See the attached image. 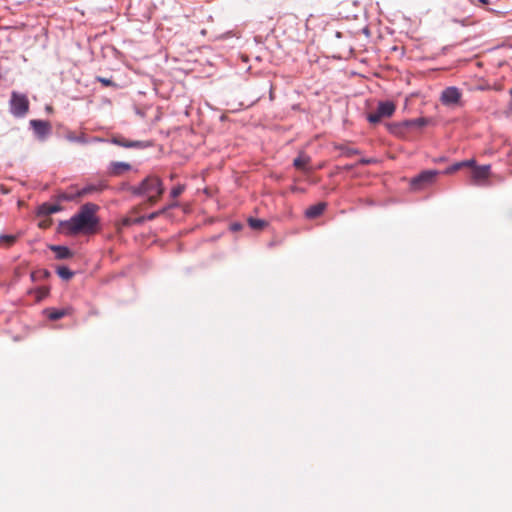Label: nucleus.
I'll return each mask as SVG.
<instances>
[{
	"label": "nucleus",
	"instance_id": "nucleus-22",
	"mask_svg": "<svg viewBox=\"0 0 512 512\" xmlns=\"http://www.w3.org/2000/svg\"><path fill=\"white\" fill-rule=\"evenodd\" d=\"M96 80L98 82H100L102 85L104 86H113V87H117V84L114 83L111 79H108V78H105V77H101V76H97L96 77Z\"/></svg>",
	"mask_w": 512,
	"mask_h": 512
},
{
	"label": "nucleus",
	"instance_id": "nucleus-16",
	"mask_svg": "<svg viewBox=\"0 0 512 512\" xmlns=\"http://www.w3.org/2000/svg\"><path fill=\"white\" fill-rule=\"evenodd\" d=\"M247 222H248V225L253 230H257V231H261L268 226L267 221L262 220V219L252 218V217L248 218Z\"/></svg>",
	"mask_w": 512,
	"mask_h": 512
},
{
	"label": "nucleus",
	"instance_id": "nucleus-4",
	"mask_svg": "<svg viewBox=\"0 0 512 512\" xmlns=\"http://www.w3.org/2000/svg\"><path fill=\"white\" fill-rule=\"evenodd\" d=\"M429 120L424 117L404 120L388 125L389 131L398 137H407L410 132L419 131L428 124Z\"/></svg>",
	"mask_w": 512,
	"mask_h": 512
},
{
	"label": "nucleus",
	"instance_id": "nucleus-25",
	"mask_svg": "<svg viewBox=\"0 0 512 512\" xmlns=\"http://www.w3.org/2000/svg\"><path fill=\"white\" fill-rule=\"evenodd\" d=\"M58 211V207L56 206H48L47 207V213H54V212H57Z\"/></svg>",
	"mask_w": 512,
	"mask_h": 512
},
{
	"label": "nucleus",
	"instance_id": "nucleus-26",
	"mask_svg": "<svg viewBox=\"0 0 512 512\" xmlns=\"http://www.w3.org/2000/svg\"><path fill=\"white\" fill-rule=\"evenodd\" d=\"M480 4H482L484 7L488 6L491 1L490 0H478Z\"/></svg>",
	"mask_w": 512,
	"mask_h": 512
},
{
	"label": "nucleus",
	"instance_id": "nucleus-3",
	"mask_svg": "<svg viewBox=\"0 0 512 512\" xmlns=\"http://www.w3.org/2000/svg\"><path fill=\"white\" fill-rule=\"evenodd\" d=\"M128 191L134 195H145L148 203L154 205L164 192L163 184L159 177L151 175L146 177L138 186H130Z\"/></svg>",
	"mask_w": 512,
	"mask_h": 512
},
{
	"label": "nucleus",
	"instance_id": "nucleus-1",
	"mask_svg": "<svg viewBox=\"0 0 512 512\" xmlns=\"http://www.w3.org/2000/svg\"><path fill=\"white\" fill-rule=\"evenodd\" d=\"M467 167L469 169V173L471 175L472 180L479 184L484 181L490 173V165H476V162H456L451 165L444 171L438 170H426L420 173L417 177L413 178L411 181V187L414 190H421L428 185L432 184L436 176L440 173L452 174L455 173L462 168Z\"/></svg>",
	"mask_w": 512,
	"mask_h": 512
},
{
	"label": "nucleus",
	"instance_id": "nucleus-15",
	"mask_svg": "<svg viewBox=\"0 0 512 512\" xmlns=\"http://www.w3.org/2000/svg\"><path fill=\"white\" fill-rule=\"evenodd\" d=\"M50 249L55 253L57 259H68L71 258L73 253L66 246H56L53 245Z\"/></svg>",
	"mask_w": 512,
	"mask_h": 512
},
{
	"label": "nucleus",
	"instance_id": "nucleus-13",
	"mask_svg": "<svg viewBox=\"0 0 512 512\" xmlns=\"http://www.w3.org/2000/svg\"><path fill=\"white\" fill-rule=\"evenodd\" d=\"M132 167L129 163H126V162H114L110 169H109V172L111 175L113 176H121L123 175L125 172L131 170Z\"/></svg>",
	"mask_w": 512,
	"mask_h": 512
},
{
	"label": "nucleus",
	"instance_id": "nucleus-27",
	"mask_svg": "<svg viewBox=\"0 0 512 512\" xmlns=\"http://www.w3.org/2000/svg\"><path fill=\"white\" fill-rule=\"evenodd\" d=\"M241 228V225L240 224H233L232 225V229L233 230H239Z\"/></svg>",
	"mask_w": 512,
	"mask_h": 512
},
{
	"label": "nucleus",
	"instance_id": "nucleus-2",
	"mask_svg": "<svg viewBox=\"0 0 512 512\" xmlns=\"http://www.w3.org/2000/svg\"><path fill=\"white\" fill-rule=\"evenodd\" d=\"M99 206L86 203L68 221L62 222V231L67 235L94 234L99 230V218L96 213Z\"/></svg>",
	"mask_w": 512,
	"mask_h": 512
},
{
	"label": "nucleus",
	"instance_id": "nucleus-23",
	"mask_svg": "<svg viewBox=\"0 0 512 512\" xmlns=\"http://www.w3.org/2000/svg\"><path fill=\"white\" fill-rule=\"evenodd\" d=\"M70 141L72 142H77V143H86V139H85V135L84 134H81V135H68L67 137Z\"/></svg>",
	"mask_w": 512,
	"mask_h": 512
},
{
	"label": "nucleus",
	"instance_id": "nucleus-20",
	"mask_svg": "<svg viewBox=\"0 0 512 512\" xmlns=\"http://www.w3.org/2000/svg\"><path fill=\"white\" fill-rule=\"evenodd\" d=\"M341 153L339 154L340 157H351L354 154H356V150L349 148L348 146H343L340 148Z\"/></svg>",
	"mask_w": 512,
	"mask_h": 512
},
{
	"label": "nucleus",
	"instance_id": "nucleus-30",
	"mask_svg": "<svg viewBox=\"0 0 512 512\" xmlns=\"http://www.w3.org/2000/svg\"><path fill=\"white\" fill-rule=\"evenodd\" d=\"M294 160L298 161V160H303V159L301 158V156H297Z\"/></svg>",
	"mask_w": 512,
	"mask_h": 512
},
{
	"label": "nucleus",
	"instance_id": "nucleus-5",
	"mask_svg": "<svg viewBox=\"0 0 512 512\" xmlns=\"http://www.w3.org/2000/svg\"><path fill=\"white\" fill-rule=\"evenodd\" d=\"M29 110V100L25 94L13 91L9 101V111L17 118H23Z\"/></svg>",
	"mask_w": 512,
	"mask_h": 512
},
{
	"label": "nucleus",
	"instance_id": "nucleus-17",
	"mask_svg": "<svg viewBox=\"0 0 512 512\" xmlns=\"http://www.w3.org/2000/svg\"><path fill=\"white\" fill-rule=\"evenodd\" d=\"M176 206H177V203H176V202H174V203L169 204L167 207H164V208H163V209H161V210H158V211L152 212V213H150L149 215L144 216V217H145V221H146V220H149V221L154 220V219H155V218H157L158 216H160V215H162L163 213H165L168 209L173 208V207H176Z\"/></svg>",
	"mask_w": 512,
	"mask_h": 512
},
{
	"label": "nucleus",
	"instance_id": "nucleus-21",
	"mask_svg": "<svg viewBox=\"0 0 512 512\" xmlns=\"http://www.w3.org/2000/svg\"><path fill=\"white\" fill-rule=\"evenodd\" d=\"M185 189V186L184 185H177L175 187L172 188L171 192H170V196L172 198H177L179 195L182 194V192L184 191Z\"/></svg>",
	"mask_w": 512,
	"mask_h": 512
},
{
	"label": "nucleus",
	"instance_id": "nucleus-28",
	"mask_svg": "<svg viewBox=\"0 0 512 512\" xmlns=\"http://www.w3.org/2000/svg\"><path fill=\"white\" fill-rule=\"evenodd\" d=\"M434 160H440V161H443V160H446V158H444V157H438V158H435Z\"/></svg>",
	"mask_w": 512,
	"mask_h": 512
},
{
	"label": "nucleus",
	"instance_id": "nucleus-32",
	"mask_svg": "<svg viewBox=\"0 0 512 512\" xmlns=\"http://www.w3.org/2000/svg\"><path fill=\"white\" fill-rule=\"evenodd\" d=\"M360 160H361V161H364V160H366V159H365V158H361Z\"/></svg>",
	"mask_w": 512,
	"mask_h": 512
},
{
	"label": "nucleus",
	"instance_id": "nucleus-7",
	"mask_svg": "<svg viewBox=\"0 0 512 512\" xmlns=\"http://www.w3.org/2000/svg\"><path fill=\"white\" fill-rule=\"evenodd\" d=\"M461 90L456 86L446 87L440 95V101L444 106L452 107L460 103Z\"/></svg>",
	"mask_w": 512,
	"mask_h": 512
},
{
	"label": "nucleus",
	"instance_id": "nucleus-29",
	"mask_svg": "<svg viewBox=\"0 0 512 512\" xmlns=\"http://www.w3.org/2000/svg\"><path fill=\"white\" fill-rule=\"evenodd\" d=\"M509 109L512 111V98H511V101L509 103Z\"/></svg>",
	"mask_w": 512,
	"mask_h": 512
},
{
	"label": "nucleus",
	"instance_id": "nucleus-6",
	"mask_svg": "<svg viewBox=\"0 0 512 512\" xmlns=\"http://www.w3.org/2000/svg\"><path fill=\"white\" fill-rule=\"evenodd\" d=\"M396 110V106L392 101H380L377 109L367 115V120L371 124L379 123L383 118L391 117Z\"/></svg>",
	"mask_w": 512,
	"mask_h": 512
},
{
	"label": "nucleus",
	"instance_id": "nucleus-11",
	"mask_svg": "<svg viewBox=\"0 0 512 512\" xmlns=\"http://www.w3.org/2000/svg\"><path fill=\"white\" fill-rule=\"evenodd\" d=\"M112 141L124 148L143 149L151 146V143L148 141L128 140L123 136L114 137Z\"/></svg>",
	"mask_w": 512,
	"mask_h": 512
},
{
	"label": "nucleus",
	"instance_id": "nucleus-9",
	"mask_svg": "<svg viewBox=\"0 0 512 512\" xmlns=\"http://www.w3.org/2000/svg\"><path fill=\"white\" fill-rule=\"evenodd\" d=\"M139 209V207L131 209L130 212L117 223V229L121 231L123 228L131 225L142 224L145 221V217L137 216Z\"/></svg>",
	"mask_w": 512,
	"mask_h": 512
},
{
	"label": "nucleus",
	"instance_id": "nucleus-14",
	"mask_svg": "<svg viewBox=\"0 0 512 512\" xmlns=\"http://www.w3.org/2000/svg\"><path fill=\"white\" fill-rule=\"evenodd\" d=\"M71 311V308L47 309L46 314L50 320L56 321L63 318L64 316L70 315Z\"/></svg>",
	"mask_w": 512,
	"mask_h": 512
},
{
	"label": "nucleus",
	"instance_id": "nucleus-10",
	"mask_svg": "<svg viewBox=\"0 0 512 512\" xmlns=\"http://www.w3.org/2000/svg\"><path fill=\"white\" fill-rule=\"evenodd\" d=\"M35 136L44 140L51 133V124L45 120L33 119L29 122Z\"/></svg>",
	"mask_w": 512,
	"mask_h": 512
},
{
	"label": "nucleus",
	"instance_id": "nucleus-18",
	"mask_svg": "<svg viewBox=\"0 0 512 512\" xmlns=\"http://www.w3.org/2000/svg\"><path fill=\"white\" fill-rule=\"evenodd\" d=\"M57 274L63 280H70L74 275V273L66 266L58 267Z\"/></svg>",
	"mask_w": 512,
	"mask_h": 512
},
{
	"label": "nucleus",
	"instance_id": "nucleus-19",
	"mask_svg": "<svg viewBox=\"0 0 512 512\" xmlns=\"http://www.w3.org/2000/svg\"><path fill=\"white\" fill-rule=\"evenodd\" d=\"M16 240V235H0V244L5 243L7 246H12Z\"/></svg>",
	"mask_w": 512,
	"mask_h": 512
},
{
	"label": "nucleus",
	"instance_id": "nucleus-24",
	"mask_svg": "<svg viewBox=\"0 0 512 512\" xmlns=\"http://www.w3.org/2000/svg\"><path fill=\"white\" fill-rule=\"evenodd\" d=\"M309 162H300V161H297V162H294V166L296 169L298 170H305L308 168L307 164Z\"/></svg>",
	"mask_w": 512,
	"mask_h": 512
},
{
	"label": "nucleus",
	"instance_id": "nucleus-12",
	"mask_svg": "<svg viewBox=\"0 0 512 512\" xmlns=\"http://www.w3.org/2000/svg\"><path fill=\"white\" fill-rule=\"evenodd\" d=\"M326 207L327 204L325 202H319L315 205H312L305 210V217L308 219H315L323 214Z\"/></svg>",
	"mask_w": 512,
	"mask_h": 512
},
{
	"label": "nucleus",
	"instance_id": "nucleus-8",
	"mask_svg": "<svg viewBox=\"0 0 512 512\" xmlns=\"http://www.w3.org/2000/svg\"><path fill=\"white\" fill-rule=\"evenodd\" d=\"M96 190H97V188L94 185H88L81 189L71 186L67 190H65L64 192L61 193L60 198L62 200H66V201H72V200L81 198L83 196H86Z\"/></svg>",
	"mask_w": 512,
	"mask_h": 512
},
{
	"label": "nucleus",
	"instance_id": "nucleus-31",
	"mask_svg": "<svg viewBox=\"0 0 512 512\" xmlns=\"http://www.w3.org/2000/svg\"><path fill=\"white\" fill-rule=\"evenodd\" d=\"M509 93H510V95H511V97H512V88L510 89Z\"/></svg>",
	"mask_w": 512,
	"mask_h": 512
}]
</instances>
